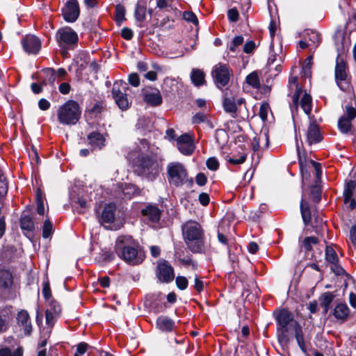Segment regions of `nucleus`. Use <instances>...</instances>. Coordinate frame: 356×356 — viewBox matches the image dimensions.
Masks as SVG:
<instances>
[{
	"label": "nucleus",
	"instance_id": "obj_1",
	"mask_svg": "<svg viewBox=\"0 0 356 356\" xmlns=\"http://www.w3.org/2000/svg\"><path fill=\"white\" fill-rule=\"evenodd\" d=\"M149 149L148 143L142 140L138 147L128 156L134 162L135 170L139 175L152 177L158 173L159 169L155 158L149 152Z\"/></svg>",
	"mask_w": 356,
	"mask_h": 356
},
{
	"label": "nucleus",
	"instance_id": "obj_2",
	"mask_svg": "<svg viewBox=\"0 0 356 356\" xmlns=\"http://www.w3.org/2000/svg\"><path fill=\"white\" fill-rule=\"evenodd\" d=\"M138 243L130 236H120L115 242V252L118 256L131 265L140 264L144 255L138 251Z\"/></svg>",
	"mask_w": 356,
	"mask_h": 356
},
{
	"label": "nucleus",
	"instance_id": "obj_3",
	"mask_svg": "<svg viewBox=\"0 0 356 356\" xmlns=\"http://www.w3.org/2000/svg\"><path fill=\"white\" fill-rule=\"evenodd\" d=\"M182 234L187 247L195 253L204 250V234L196 221L188 220L182 225Z\"/></svg>",
	"mask_w": 356,
	"mask_h": 356
},
{
	"label": "nucleus",
	"instance_id": "obj_4",
	"mask_svg": "<svg viewBox=\"0 0 356 356\" xmlns=\"http://www.w3.org/2000/svg\"><path fill=\"white\" fill-rule=\"evenodd\" d=\"M81 113L79 104L75 101L68 100L58 108L57 116L60 123L74 125L79 120Z\"/></svg>",
	"mask_w": 356,
	"mask_h": 356
},
{
	"label": "nucleus",
	"instance_id": "obj_5",
	"mask_svg": "<svg viewBox=\"0 0 356 356\" xmlns=\"http://www.w3.org/2000/svg\"><path fill=\"white\" fill-rule=\"evenodd\" d=\"M168 179L170 184L177 187L189 182L192 185L193 180L188 179V172L184 165L179 162L170 163L167 166Z\"/></svg>",
	"mask_w": 356,
	"mask_h": 356
},
{
	"label": "nucleus",
	"instance_id": "obj_6",
	"mask_svg": "<svg viewBox=\"0 0 356 356\" xmlns=\"http://www.w3.org/2000/svg\"><path fill=\"white\" fill-rule=\"evenodd\" d=\"M276 321L277 323V332L278 339L280 343H286L289 341L288 331L289 327H294V323L292 315L286 310L280 311L276 316Z\"/></svg>",
	"mask_w": 356,
	"mask_h": 356
},
{
	"label": "nucleus",
	"instance_id": "obj_7",
	"mask_svg": "<svg viewBox=\"0 0 356 356\" xmlns=\"http://www.w3.org/2000/svg\"><path fill=\"white\" fill-rule=\"evenodd\" d=\"M127 83L123 81H115L112 88V95L115 102L122 110H127L131 104L127 96Z\"/></svg>",
	"mask_w": 356,
	"mask_h": 356
},
{
	"label": "nucleus",
	"instance_id": "obj_8",
	"mask_svg": "<svg viewBox=\"0 0 356 356\" xmlns=\"http://www.w3.org/2000/svg\"><path fill=\"white\" fill-rule=\"evenodd\" d=\"M56 39L60 47L67 49L77 43L78 35L72 29L65 27L58 31Z\"/></svg>",
	"mask_w": 356,
	"mask_h": 356
},
{
	"label": "nucleus",
	"instance_id": "obj_9",
	"mask_svg": "<svg viewBox=\"0 0 356 356\" xmlns=\"http://www.w3.org/2000/svg\"><path fill=\"white\" fill-rule=\"evenodd\" d=\"M347 79V67L343 55L339 54L336 59L335 80L338 86L343 90L348 87Z\"/></svg>",
	"mask_w": 356,
	"mask_h": 356
},
{
	"label": "nucleus",
	"instance_id": "obj_10",
	"mask_svg": "<svg viewBox=\"0 0 356 356\" xmlns=\"http://www.w3.org/2000/svg\"><path fill=\"white\" fill-rule=\"evenodd\" d=\"M299 165L300 171L302 173V178L304 179H308L310 177V171L314 170L315 175L316 177V179H320L322 171L321 164L313 161V160H306L305 159H302L299 155Z\"/></svg>",
	"mask_w": 356,
	"mask_h": 356
},
{
	"label": "nucleus",
	"instance_id": "obj_11",
	"mask_svg": "<svg viewBox=\"0 0 356 356\" xmlns=\"http://www.w3.org/2000/svg\"><path fill=\"white\" fill-rule=\"evenodd\" d=\"M212 76L218 88L226 86L229 81L230 72L226 65L218 63L212 70Z\"/></svg>",
	"mask_w": 356,
	"mask_h": 356
},
{
	"label": "nucleus",
	"instance_id": "obj_12",
	"mask_svg": "<svg viewBox=\"0 0 356 356\" xmlns=\"http://www.w3.org/2000/svg\"><path fill=\"white\" fill-rule=\"evenodd\" d=\"M156 276L162 282H170L175 277L174 270L171 265L166 261H161L158 263Z\"/></svg>",
	"mask_w": 356,
	"mask_h": 356
},
{
	"label": "nucleus",
	"instance_id": "obj_13",
	"mask_svg": "<svg viewBox=\"0 0 356 356\" xmlns=\"http://www.w3.org/2000/svg\"><path fill=\"white\" fill-rule=\"evenodd\" d=\"M61 306L54 300L47 301V307L45 312L46 323L49 327H53L57 318L61 313Z\"/></svg>",
	"mask_w": 356,
	"mask_h": 356
},
{
	"label": "nucleus",
	"instance_id": "obj_14",
	"mask_svg": "<svg viewBox=\"0 0 356 356\" xmlns=\"http://www.w3.org/2000/svg\"><path fill=\"white\" fill-rule=\"evenodd\" d=\"M79 13L76 0H69L62 9L63 18L67 22H75L79 16Z\"/></svg>",
	"mask_w": 356,
	"mask_h": 356
},
{
	"label": "nucleus",
	"instance_id": "obj_15",
	"mask_svg": "<svg viewBox=\"0 0 356 356\" xmlns=\"http://www.w3.org/2000/svg\"><path fill=\"white\" fill-rule=\"evenodd\" d=\"M356 117V109L346 106V113L339 120L338 127L342 133L346 134L350 130L351 121Z\"/></svg>",
	"mask_w": 356,
	"mask_h": 356
},
{
	"label": "nucleus",
	"instance_id": "obj_16",
	"mask_svg": "<svg viewBox=\"0 0 356 356\" xmlns=\"http://www.w3.org/2000/svg\"><path fill=\"white\" fill-rule=\"evenodd\" d=\"M309 124L306 131L307 142L309 145L319 143L322 140V136L318 125L314 120L309 117Z\"/></svg>",
	"mask_w": 356,
	"mask_h": 356
},
{
	"label": "nucleus",
	"instance_id": "obj_17",
	"mask_svg": "<svg viewBox=\"0 0 356 356\" xmlns=\"http://www.w3.org/2000/svg\"><path fill=\"white\" fill-rule=\"evenodd\" d=\"M24 50L28 54H37L41 48L40 40L32 35H26L22 40Z\"/></svg>",
	"mask_w": 356,
	"mask_h": 356
},
{
	"label": "nucleus",
	"instance_id": "obj_18",
	"mask_svg": "<svg viewBox=\"0 0 356 356\" xmlns=\"http://www.w3.org/2000/svg\"><path fill=\"white\" fill-rule=\"evenodd\" d=\"M143 95L144 102L152 106H157L162 103V96L158 89H144Z\"/></svg>",
	"mask_w": 356,
	"mask_h": 356
},
{
	"label": "nucleus",
	"instance_id": "obj_19",
	"mask_svg": "<svg viewBox=\"0 0 356 356\" xmlns=\"http://www.w3.org/2000/svg\"><path fill=\"white\" fill-rule=\"evenodd\" d=\"M177 145L180 152L186 155L191 154L195 149L193 142L187 134L181 135L177 138Z\"/></svg>",
	"mask_w": 356,
	"mask_h": 356
},
{
	"label": "nucleus",
	"instance_id": "obj_20",
	"mask_svg": "<svg viewBox=\"0 0 356 356\" xmlns=\"http://www.w3.org/2000/svg\"><path fill=\"white\" fill-rule=\"evenodd\" d=\"M17 325L24 330L25 335H30L32 332V325L29 313L21 310L17 316Z\"/></svg>",
	"mask_w": 356,
	"mask_h": 356
},
{
	"label": "nucleus",
	"instance_id": "obj_21",
	"mask_svg": "<svg viewBox=\"0 0 356 356\" xmlns=\"http://www.w3.org/2000/svg\"><path fill=\"white\" fill-rule=\"evenodd\" d=\"M141 213L145 220H149L152 223L159 222L161 215L160 209L154 205L146 206L145 208L142 209Z\"/></svg>",
	"mask_w": 356,
	"mask_h": 356
},
{
	"label": "nucleus",
	"instance_id": "obj_22",
	"mask_svg": "<svg viewBox=\"0 0 356 356\" xmlns=\"http://www.w3.org/2000/svg\"><path fill=\"white\" fill-rule=\"evenodd\" d=\"M13 284V276L9 270L0 269V296Z\"/></svg>",
	"mask_w": 356,
	"mask_h": 356
},
{
	"label": "nucleus",
	"instance_id": "obj_23",
	"mask_svg": "<svg viewBox=\"0 0 356 356\" xmlns=\"http://www.w3.org/2000/svg\"><path fill=\"white\" fill-rule=\"evenodd\" d=\"M349 314V308L345 303L337 304L332 312L334 318L341 322H344L348 318Z\"/></svg>",
	"mask_w": 356,
	"mask_h": 356
},
{
	"label": "nucleus",
	"instance_id": "obj_24",
	"mask_svg": "<svg viewBox=\"0 0 356 356\" xmlns=\"http://www.w3.org/2000/svg\"><path fill=\"white\" fill-rule=\"evenodd\" d=\"M115 205L113 203L107 204L104 206L101 214V221L110 223L113 222L115 215Z\"/></svg>",
	"mask_w": 356,
	"mask_h": 356
},
{
	"label": "nucleus",
	"instance_id": "obj_25",
	"mask_svg": "<svg viewBox=\"0 0 356 356\" xmlns=\"http://www.w3.org/2000/svg\"><path fill=\"white\" fill-rule=\"evenodd\" d=\"M289 87L291 90H295V93L292 97V100L293 106L297 108L298 106L299 97L302 93V90L298 86L297 76H293L289 79Z\"/></svg>",
	"mask_w": 356,
	"mask_h": 356
},
{
	"label": "nucleus",
	"instance_id": "obj_26",
	"mask_svg": "<svg viewBox=\"0 0 356 356\" xmlns=\"http://www.w3.org/2000/svg\"><path fill=\"white\" fill-rule=\"evenodd\" d=\"M89 144L94 149H101L105 145V138L98 132H92L88 136Z\"/></svg>",
	"mask_w": 356,
	"mask_h": 356
},
{
	"label": "nucleus",
	"instance_id": "obj_27",
	"mask_svg": "<svg viewBox=\"0 0 356 356\" xmlns=\"http://www.w3.org/2000/svg\"><path fill=\"white\" fill-rule=\"evenodd\" d=\"M174 325V321L166 316H160L156 321V326L162 332L172 331Z\"/></svg>",
	"mask_w": 356,
	"mask_h": 356
},
{
	"label": "nucleus",
	"instance_id": "obj_28",
	"mask_svg": "<svg viewBox=\"0 0 356 356\" xmlns=\"http://www.w3.org/2000/svg\"><path fill=\"white\" fill-rule=\"evenodd\" d=\"M300 104L303 111L309 115L312 110V97L309 94L302 91V95L299 97Z\"/></svg>",
	"mask_w": 356,
	"mask_h": 356
},
{
	"label": "nucleus",
	"instance_id": "obj_29",
	"mask_svg": "<svg viewBox=\"0 0 356 356\" xmlns=\"http://www.w3.org/2000/svg\"><path fill=\"white\" fill-rule=\"evenodd\" d=\"M268 136L266 133L260 134L258 136L254 137L252 141V148L254 151L260 148L261 144L262 147L266 148L268 146Z\"/></svg>",
	"mask_w": 356,
	"mask_h": 356
},
{
	"label": "nucleus",
	"instance_id": "obj_30",
	"mask_svg": "<svg viewBox=\"0 0 356 356\" xmlns=\"http://www.w3.org/2000/svg\"><path fill=\"white\" fill-rule=\"evenodd\" d=\"M120 191L124 195V197L130 199L139 193V189L133 184H125L120 187Z\"/></svg>",
	"mask_w": 356,
	"mask_h": 356
},
{
	"label": "nucleus",
	"instance_id": "obj_31",
	"mask_svg": "<svg viewBox=\"0 0 356 356\" xmlns=\"http://www.w3.org/2000/svg\"><path fill=\"white\" fill-rule=\"evenodd\" d=\"M334 295H332L330 292L324 293L320 298L321 305L323 308L324 313H327L330 305L333 301Z\"/></svg>",
	"mask_w": 356,
	"mask_h": 356
},
{
	"label": "nucleus",
	"instance_id": "obj_32",
	"mask_svg": "<svg viewBox=\"0 0 356 356\" xmlns=\"http://www.w3.org/2000/svg\"><path fill=\"white\" fill-rule=\"evenodd\" d=\"M191 78L193 84L197 86L203 85L205 82L204 74L200 70H193Z\"/></svg>",
	"mask_w": 356,
	"mask_h": 356
},
{
	"label": "nucleus",
	"instance_id": "obj_33",
	"mask_svg": "<svg viewBox=\"0 0 356 356\" xmlns=\"http://www.w3.org/2000/svg\"><path fill=\"white\" fill-rule=\"evenodd\" d=\"M294 330H295V337L297 341V343L300 348L301 350L305 351V341L303 338V333L302 330V327L298 323H294Z\"/></svg>",
	"mask_w": 356,
	"mask_h": 356
},
{
	"label": "nucleus",
	"instance_id": "obj_34",
	"mask_svg": "<svg viewBox=\"0 0 356 356\" xmlns=\"http://www.w3.org/2000/svg\"><path fill=\"white\" fill-rule=\"evenodd\" d=\"M300 211L305 224L308 225L311 220V212L308 204L303 200H302L300 203Z\"/></svg>",
	"mask_w": 356,
	"mask_h": 356
},
{
	"label": "nucleus",
	"instance_id": "obj_35",
	"mask_svg": "<svg viewBox=\"0 0 356 356\" xmlns=\"http://www.w3.org/2000/svg\"><path fill=\"white\" fill-rule=\"evenodd\" d=\"M246 83L253 88H259L260 82L257 72H253L248 74L246 77Z\"/></svg>",
	"mask_w": 356,
	"mask_h": 356
},
{
	"label": "nucleus",
	"instance_id": "obj_36",
	"mask_svg": "<svg viewBox=\"0 0 356 356\" xmlns=\"http://www.w3.org/2000/svg\"><path fill=\"white\" fill-rule=\"evenodd\" d=\"M21 228L22 229H26L28 231H31L33 229L34 225L32 220V218L29 216H23L20 220Z\"/></svg>",
	"mask_w": 356,
	"mask_h": 356
},
{
	"label": "nucleus",
	"instance_id": "obj_37",
	"mask_svg": "<svg viewBox=\"0 0 356 356\" xmlns=\"http://www.w3.org/2000/svg\"><path fill=\"white\" fill-rule=\"evenodd\" d=\"M37 212L39 215L44 214V207L42 200V194L40 189L36 192Z\"/></svg>",
	"mask_w": 356,
	"mask_h": 356
},
{
	"label": "nucleus",
	"instance_id": "obj_38",
	"mask_svg": "<svg viewBox=\"0 0 356 356\" xmlns=\"http://www.w3.org/2000/svg\"><path fill=\"white\" fill-rule=\"evenodd\" d=\"M325 258L328 262L332 264L337 263L338 257L336 252L330 247H327L325 250Z\"/></svg>",
	"mask_w": 356,
	"mask_h": 356
},
{
	"label": "nucleus",
	"instance_id": "obj_39",
	"mask_svg": "<svg viewBox=\"0 0 356 356\" xmlns=\"http://www.w3.org/2000/svg\"><path fill=\"white\" fill-rule=\"evenodd\" d=\"M355 187V184L353 181H350L347 184L346 188L343 192L344 201L348 202L351 200L353 194V189Z\"/></svg>",
	"mask_w": 356,
	"mask_h": 356
},
{
	"label": "nucleus",
	"instance_id": "obj_40",
	"mask_svg": "<svg viewBox=\"0 0 356 356\" xmlns=\"http://www.w3.org/2000/svg\"><path fill=\"white\" fill-rule=\"evenodd\" d=\"M225 110L227 112L234 113L236 111V106L234 101L230 98L225 99L223 102Z\"/></svg>",
	"mask_w": 356,
	"mask_h": 356
},
{
	"label": "nucleus",
	"instance_id": "obj_41",
	"mask_svg": "<svg viewBox=\"0 0 356 356\" xmlns=\"http://www.w3.org/2000/svg\"><path fill=\"white\" fill-rule=\"evenodd\" d=\"M43 74L45 77V81H48L49 83L53 84L56 79V72L52 68H47L43 70Z\"/></svg>",
	"mask_w": 356,
	"mask_h": 356
},
{
	"label": "nucleus",
	"instance_id": "obj_42",
	"mask_svg": "<svg viewBox=\"0 0 356 356\" xmlns=\"http://www.w3.org/2000/svg\"><path fill=\"white\" fill-rule=\"evenodd\" d=\"M243 42V38L241 35L236 36L234 38L232 41L228 46L229 50L232 52H235L238 47H239Z\"/></svg>",
	"mask_w": 356,
	"mask_h": 356
},
{
	"label": "nucleus",
	"instance_id": "obj_43",
	"mask_svg": "<svg viewBox=\"0 0 356 356\" xmlns=\"http://www.w3.org/2000/svg\"><path fill=\"white\" fill-rule=\"evenodd\" d=\"M135 17L137 21L143 22L146 17L145 8L137 5L135 10Z\"/></svg>",
	"mask_w": 356,
	"mask_h": 356
},
{
	"label": "nucleus",
	"instance_id": "obj_44",
	"mask_svg": "<svg viewBox=\"0 0 356 356\" xmlns=\"http://www.w3.org/2000/svg\"><path fill=\"white\" fill-rule=\"evenodd\" d=\"M53 225L49 219H47L42 227V236L48 238L52 234Z\"/></svg>",
	"mask_w": 356,
	"mask_h": 356
},
{
	"label": "nucleus",
	"instance_id": "obj_45",
	"mask_svg": "<svg viewBox=\"0 0 356 356\" xmlns=\"http://www.w3.org/2000/svg\"><path fill=\"white\" fill-rule=\"evenodd\" d=\"M309 40L312 44V46L316 47L321 42V38L318 33L314 31H311L309 33H308Z\"/></svg>",
	"mask_w": 356,
	"mask_h": 356
},
{
	"label": "nucleus",
	"instance_id": "obj_46",
	"mask_svg": "<svg viewBox=\"0 0 356 356\" xmlns=\"http://www.w3.org/2000/svg\"><path fill=\"white\" fill-rule=\"evenodd\" d=\"M312 59H313L312 56H309L305 59V60L304 62L302 70H303L305 76H309L311 74L310 69H311L312 64Z\"/></svg>",
	"mask_w": 356,
	"mask_h": 356
},
{
	"label": "nucleus",
	"instance_id": "obj_47",
	"mask_svg": "<svg viewBox=\"0 0 356 356\" xmlns=\"http://www.w3.org/2000/svg\"><path fill=\"white\" fill-rule=\"evenodd\" d=\"M125 10L122 6H117L115 8V19L117 22L121 23L124 19Z\"/></svg>",
	"mask_w": 356,
	"mask_h": 356
},
{
	"label": "nucleus",
	"instance_id": "obj_48",
	"mask_svg": "<svg viewBox=\"0 0 356 356\" xmlns=\"http://www.w3.org/2000/svg\"><path fill=\"white\" fill-rule=\"evenodd\" d=\"M183 18L188 22H191L195 25H197L198 24V19L196 17V15L191 11H185L183 13Z\"/></svg>",
	"mask_w": 356,
	"mask_h": 356
},
{
	"label": "nucleus",
	"instance_id": "obj_49",
	"mask_svg": "<svg viewBox=\"0 0 356 356\" xmlns=\"http://www.w3.org/2000/svg\"><path fill=\"white\" fill-rule=\"evenodd\" d=\"M318 242V238L315 236H309L305 238L303 241V245L305 250L309 251L312 249V244H316Z\"/></svg>",
	"mask_w": 356,
	"mask_h": 356
},
{
	"label": "nucleus",
	"instance_id": "obj_50",
	"mask_svg": "<svg viewBox=\"0 0 356 356\" xmlns=\"http://www.w3.org/2000/svg\"><path fill=\"white\" fill-rule=\"evenodd\" d=\"M270 111V106L268 103H262L260 108L259 115L262 120L265 121L267 119L268 111Z\"/></svg>",
	"mask_w": 356,
	"mask_h": 356
},
{
	"label": "nucleus",
	"instance_id": "obj_51",
	"mask_svg": "<svg viewBox=\"0 0 356 356\" xmlns=\"http://www.w3.org/2000/svg\"><path fill=\"white\" fill-rule=\"evenodd\" d=\"M176 284L177 286L181 289L184 290L187 288L188 286V280L186 277L184 276H177L176 278Z\"/></svg>",
	"mask_w": 356,
	"mask_h": 356
},
{
	"label": "nucleus",
	"instance_id": "obj_52",
	"mask_svg": "<svg viewBox=\"0 0 356 356\" xmlns=\"http://www.w3.org/2000/svg\"><path fill=\"white\" fill-rule=\"evenodd\" d=\"M207 166L211 170H216L219 167V163L216 158L211 157L207 161Z\"/></svg>",
	"mask_w": 356,
	"mask_h": 356
},
{
	"label": "nucleus",
	"instance_id": "obj_53",
	"mask_svg": "<svg viewBox=\"0 0 356 356\" xmlns=\"http://www.w3.org/2000/svg\"><path fill=\"white\" fill-rule=\"evenodd\" d=\"M207 116L203 113H197L192 118V122L193 124H200L206 122Z\"/></svg>",
	"mask_w": 356,
	"mask_h": 356
},
{
	"label": "nucleus",
	"instance_id": "obj_54",
	"mask_svg": "<svg viewBox=\"0 0 356 356\" xmlns=\"http://www.w3.org/2000/svg\"><path fill=\"white\" fill-rule=\"evenodd\" d=\"M7 192V184L6 179L0 170V195H4Z\"/></svg>",
	"mask_w": 356,
	"mask_h": 356
},
{
	"label": "nucleus",
	"instance_id": "obj_55",
	"mask_svg": "<svg viewBox=\"0 0 356 356\" xmlns=\"http://www.w3.org/2000/svg\"><path fill=\"white\" fill-rule=\"evenodd\" d=\"M129 83L134 87H138L140 85V78L136 73H132L129 76Z\"/></svg>",
	"mask_w": 356,
	"mask_h": 356
},
{
	"label": "nucleus",
	"instance_id": "obj_56",
	"mask_svg": "<svg viewBox=\"0 0 356 356\" xmlns=\"http://www.w3.org/2000/svg\"><path fill=\"white\" fill-rule=\"evenodd\" d=\"M227 17L229 21L235 22L238 18V12L236 8L229 9L227 11Z\"/></svg>",
	"mask_w": 356,
	"mask_h": 356
},
{
	"label": "nucleus",
	"instance_id": "obj_57",
	"mask_svg": "<svg viewBox=\"0 0 356 356\" xmlns=\"http://www.w3.org/2000/svg\"><path fill=\"white\" fill-rule=\"evenodd\" d=\"M42 294L44 298L47 300V302L51 300V289L48 282H45L43 284Z\"/></svg>",
	"mask_w": 356,
	"mask_h": 356
},
{
	"label": "nucleus",
	"instance_id": "obj_58",
	"mask_svg": "<svg viewBox=\"0 0 356 356\" xmlns=\"http://www.w3.org/2000/svg\"><path fill=\"white\" fill-rule=\"evenodd\" d=\"M88 347L89 346L86 343L82 342L79 343L76 346V352L75 354H78L79 355L84 354L87 351Z\"/></svg>",
	"mask_w": 356,
	"mask_h": 356
},
{
	"label": "nucleus",
	"instance_id": "obj_59",
	"mask_svg": "<svg viewBox=\"0 0 356 356\" xmlns=\"http://www.w3.org/2000/svg\"><path fill=\"white\" fill-rule=\"evenodd\" d=\"M196 183L200 186H204L207 181V178L204 173L200 172L195 177Z\"/></svg>",
	"mask_w": 356,
	"mask_h": 356
},
{
	"label": "nucleus",
	"instance_id": "obj_60",
	"mask_svg": "<svg viewBox=\"0 0 356 356\" xmlns=\"http://www.w3.org/2000/svg\"><path fill=\"white\" fill-rule=\"evenodd\" d=\"M198 200L200 204L203 206L208 205L210 201L209 195L206 193H201L199 195Z\"/></svg>",
	"mask_w": 356,
	"mask_h": 356
},
{
	"label": "nucleus",
	"instance_id": "obj_61",
	"mask_svg": "<svg viewBox=\"0 0 356 356\" xmlns=\"http://www.w3.org/2000/svg\"><path fill=\"white\" fill-rule=\"evenodd\" d=\"M121 35L125 40H131L133 37V31L129 28H123L121 31Z\"/></svg>",
	"mask_w": 356,
	"mask_h": 356
},
{
	"label": "nucleus",
	"instance_id": "obj_62",
	"mask_svg": "<svg viewBox=\"0 0 356 356\" xmlns=\"http://www.w3.org/2000/svg\"><path fill=\"white\" fill-rule=\"evenodd\" d=\"M254 48H255L254 42L252 40H250V41H248L245 44V45L243 47V51L246 54H250L254 50Z\"/></svg>",
	"mask_w": 356,
	"mask_h": 356
},
{
	"label": "nucleus",
	"instance_id": "obj_63",
	"mask_svg": "<svg viewBox=\"0 0 356 356\" xmlns=\"http://www.w3.org/2000/svg\"><path fill=\"white\" fill-rule=\"evenodd\" d=\"M350 239L356 249V225L353 226L350 230Z\"/></svg>",
	"mask_w": 356,
	"mask_h": 356
},
{
	"label": "nucleus",
	"instance_id": "obj_64",
	"mask_svg": "<svg viewBox=\"0 0 356 356\" xmlns=\"http://www.w3.org/2000/svg\"><path fill=\"white\" fill-rule=\"evenodd\" d=\"M246 159V155L245 154H241L238 159L230 158L229 161L233 164H241L244 163Z\"/></svg>",
	"mask_w": 356,
	"mask_h": 356
}]
</instances>
